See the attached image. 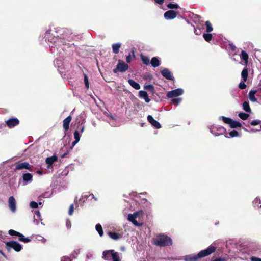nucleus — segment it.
I'll return each instance as SVG.
<instances>
[{
	"instance_id": "f257e3e1",
	"label": "nucleus",
	"mask_w": 261,
	"mask_h": 261,
	"mask_svg": "<svg viewBox=\"0 0 261 261\" xmlns=\"http://www.w3.org/2000/svg\"><path fill=\"white\" fill-rule=\"evenodd\" d=\"M47 36L48 35L45 36V39H48V41H50L51 44H49V46L50 48V51L53 54L58 52L59 55L60 56V55L62 54V51H64L67 48L69 47L70 45H71L69 42L71 41L72 36L69 35L68 33L62 34V37L53 38L50 41ZM54 64L58 70L62 69L64 68L63 57H60L59 59L56 58L54 61Z\"/></svg>"
},
{
	"instance_id": "f03ea898",
	"label": "nucleus",
	"mask_w": 261,
	"mask_h": 261,
	"mask_svg": "<svg viewBox=\"0 0 261 261\" xmlns=\"http://www.w3.org/2000/svg\"><path fill=\"white\" fill-rule=\"evenodd\" d=\"M215 251V247L210 246L207 249L201 250L197 255L191 254L185 257V261H197L200 258L206 256Z\"/></svg>"
},
{
	"instance_id": "7ed1b4c3",
	"label": "nucleus",
	"mask_w": 261,
	"mask_h": 261,
	"mask_svg": "<svg viewBox=\"0 0 261 261\" xmlns=\"http://www.w3.org/2000/svg\"><path fill=\"white\" fill-rule=\"evenodd\" d=\"M153 242L155 245L160 247L171 245L172 243L170 237L164 235L159 236L154 239Z\"/></svg>"
},
{
	"instance_id": "20e7f679",
	"label": "nucleus",
	"mask_w": 261,
	"mask_h": 261,
	"mask_svg": "<svg viewBox=\"0 0 261 261\" xmlns=\"http://www.w3.org/2000/svg\"><path fill=\"white\" fill-rule=\"evenodd\" d=\"M102 258L107 260H110L112 259L113 261L120 260L118 253L113 250L104 251L102 253Z\"/></svg>"
},
{
	"instance_id": "39448f33",
	"label": "nucleus",
	"mask_w": 261,
	"mask_h": 261,
	"mask_svg": "<svg viewBox=\"0 0 261 261\" xmlns=\"http://www.w3.org/2000/svg\"><path fill=\"white\" fill-rule=\"evenodd\" d=\"M143 216L144 212L142 210H140L134 213L133 214H129L127 216V219L128 221L132 222L134 225L139 226L141 225V224L137 222L136 219H138L139 220L142 218Z\"/></svg>"
},
{
	"instance_id": "423d86ee",
	"label": "nucleus",
	"mask_w": 261,
	"mask_h": 261,
	"mask_svg": "<svg viewBox=\"0 0 261 261\" xmlns=\"http://www.w3.org/2000/svg\"><path fill=\"white\" fill-rule=\"evenodd\" d=\"M210 132L215 136H218L225 133L226 129L222 126L211 125L208 127Z\"/></svg>"
},
{
	"instance_id": "0eeeda50",
	"label": "nucleus",
	"mask_w": 261,
	"mask_h": 261,
	"mask_svg": "<svg viewBox=\"0 0 261 261\" xmlns=\"http://www.w3.org/2000/svg\"><path fill=\"white\" fill-rule=\"evenodd\" d=\"M6 247L9 251L11 249H13L16 251L19 252L22 249L21 245L17 242L11 241L6 242Z\"/></svg>"
},
{
	"instance_id": "6e6552de",
	"label": "nucleus",
	"mask_w": 261,
	"mask_h": 261,
	"mask_svg": "<svg viewBox=\"0 0 261 261\" xmlns=\"http://www.w3.org/2000/svg\"><path fill=\"white\" fill-rule=\"evenodd\" d=\"M128 68V65L124 62L119 60L115 68L113 69L114 73L118 72H124L126 71Z\"/></svg>"
},
{
	"instance_id": "1a4fd4ad",
	"label": "nucleus",
	"mask_w": 261,
	"mask_h": 261,
	"mask_svg": "<svg viewBox=\"0 0 261 261\" xmlns=\"http://www.w3.org/2000/svg\"><path fill=\"white\" fill-rule=\"evenodd\" d=\"M184 93V90L181 88H178L170 91L167 93V96L168 98H174L181 95Z\"/></svg>"
},
{
	"instance_id": "9d476101",
	"label": "nucleus",
	"mask_w": 261,
	"mask_h": 261,
	"mask_svg": "<svg viewBox=\"0 0 261 261\" xmlns=\"http://www.w3.org/2000/svg\"><path fill=\"white\" fill-rule=\"evenodd\" d=\"M8 205L10 210L13 213H15L16 211V202L13 196H11L9 197Z\"/></svg>"
},
{
	"instance_id": "9b49d317",
	"label": "nucleus",
	"mask_w": 261,
	"mask_h": 261,
	"mask_svg": "<svg viewBox=\"0 0 261 261\" xmlns=\"http://www.w3.org/2000/svg\"><path fill=\"white\" fill-rule=\"evenodd\" d=\"M162 75L166 79L169 80H174V77L171 71L168 68H164L161 71Z\"/></svg>"
},
{
	"instance_id": "f8f14e48",
	"label": "nucleus",
	"mask_w": 261,
	"mask_h": 261,
	"mask_svg": "<svg viewBox=\"0 0 261 261\" xmlns=\"http://www.w3.org/2000/svg\"><path fill=\"white\" fill-rule=\"evenodd\" d=\"M19 123V121L17 118H11L6 121V123L8 127L13 128L17 125Z\"/></svg>"
},
{
	"instance_id": "ddd939ff",
	"label": "nucleus",
	"mask_w": 261,
	"mask_h": 261,
	"mask_svg": "<svg viewBox=\"0 0 261 261\" xmlns=\"http://www.w3.org/2000/svg\"><path fill=\"white\" fill-rule=\"evenodd\" d=\"M176 12L173 10H168L166 11L164 14L165 18L167 20H171L174 19L176 17Z\"/></svg>"
},
{
	"instance_id": "4468645a",
	"label": "nucleus",
	"mask_w": 261,
	"mask_h": 261,
	"mask_svg": "<svg viewBox=\"0 0 261 261\" xmlns=\"http://www.w3.org/2000/svg\"><path fill=\"white\" fill-rule=\"evenodd\" d=\"M58 158L56 155H54L52 156L48 157L45 160V162L47 164L48 169L52 168V165L54 163L57 161Z\"/></svg>"
},
{
	"instance_id": "2eb2a0df",
	"label": "nucleus",
	"mask_w": 261,
	"mask_h": 261,
	"mask_svg": "<svg viewBox=\"0 0 261 261\" xmlns=\"http://www.w3.org/2000/svg\"><path fill=\"white\" fill-rule=\"evenodd\" d=\"M147 120L155 128L159 129L161 127V125L159 122L154 120L151 115L147 116Z\"/></svg>"
},
{
	"instance_id": "dca6fc26",
	"label": "nucleus",
	"mask_w": 261,
	"mask_h": 261,
	"mask_svg": "<svg viewBox=\"0 0 261 261\" xmlns=\"http://www.w3.org/2000/svg\"><path fill=\"white\" fill-rule=\"evenodd\" d=\"M30 167V164L27 162L19 163L16 164L15 169L18 170L23 169H27L29 170Z\"/></svg>"
},
{
	"instance_id": "f3484780",
	"label": "nucleus",
	"mask_w": 261,
	"mask_h": 261,
	"mask_svg": "<svg viewBox=\"0 0 261 261\" xmlns=\"http://www.w3.org/2000/svg\"><path fill=\"white\" fill-rule=\"evenodd\" d=\"M32 175L31 173H24L22 176L23 180L24 182L23 185H26L32 181Z\"/></svg>"
},
{
	"instance_id": "a211bd4d",
	"label": "nucleus",
	"mask_w": 261,
	"mask_h": 261,
	"mask_svg": "<svg viewBox=\"0 0 261 261\" xmlns=\"http://www.w3.org/2000/svg\"><path fill=\"white\" fill-rule=\"evenodd\" d=\"M139 96L140 98L144 99L146 102L148 103L150 101V98L148 97L147 92L143 90H141L139 92Z\"/></svg>"
},
{
	"instance_id": "6ab92c4d",
	"label": "nucleus",
	"mask_w": 261,
	"mask_h": 261,
	"mask_svg": "<svg viewBox=\"0 0 261 261\" xmlns=\"http://www.w3.org/2000/svg\"><path fill=\"white\" fill-rule=\"evenodd\" d=\"M71 116H69L63 120V128L65 130H68L69 129V124L71 121Z\"/></svg>"
},
{
	"instance_id": "aec40b11",
	"label": "nucleus",
	"mask_w": 261,
	"mask_h": 261,
	"mask_svg": "<svg viewBox=\"0 0 261 261\" xmlns=\"http://www.w3.org/2000/svg\"><path fill=\"white\" fill-rule=\"evenodd\" d=\"M34 223L35 225H38L39 224V220L42 221V219H41V215L40 213L38 211H34Z\"/></svg>"
},
{
	"instance_id": "412c9836",
	"label": "nucleus",
	"mask_w": 261,
	"mask_h": 261,
	"mask_svg": "<svg viewBox=\"0 0 261 261\" xmlns=\"http://www.w3.org/2000/svg\"><path fill=\"white\" fill-rule=\"evenodd\" d=\"M241 59L244 61L245 65H247L248 62V55L247 53L244 50H242L241 52Z\"/></svg>"
},
{
	"instance_id": "4be33fe9",
	"label": "nucleus",
	"mask_w": 261,
	"mask_h": 261,
	"mask_svg": "<svg viewBox=\"0 0 261 261\" xmlns=\"http://www.w3.org/2000/svg\"><path fill=\"white\" fill-rule=\"evenodd\" d=\"M257 91L255 90H251L249 92L248 96L249 99L252 102L256 101L257 99L255 98V94L256 93Z\"/></svg>"
},
{
	"instance_id": "5701e85b",
	"label": "nucleus",
	"mask_w": 261,
	"mask_h": 261,
	"mask_svg": "<svg viewBox=\"0 0 261 261\" xmlns=\"http://www.w3.org/2000/svg\"><path fill=\"white\" fill-rule=\"evenodd\" d=\"M128 82L129 83V84L133 87L134 88V89H135L136 90H139L140 89V85L136 82L135 81H134L132 79H129L128 80Z\"/></svg>"
},
{
	"instance_id": "b1692460",
	"label": "nucleus",
	"mask_w": 261,
	"mask_h": 261,
	"mask_svg": "<svg viewBox=\"0 0 261 261\" xmlns=\"http://www.w3.org/2000/svg\"><path fill=\"white\" fill-rule=\"evenodd\" d=\"M150 63L153 67H156L160 65V61L158 58L153 57L151 60Z\"/></svg>"
},
{
	"instance_id": "393cba45",
	"label": "nucleus",
	"mask_w": 261,
	"mask_h": 261,
	"mask_svg": "<svg viewBox=\"0 0 261 261\" xmlns=\"http://www.w3.org/2000/svg\"><path fill=\"white\" fill-rule=\"evenodd\" d=\"M109 236L112 239L117 240L120 239L121 237V234L117 233L116 232H108Z\"/></svg>"
},
{
	"instance_id": "a878e982",
	"label": "nucleus",
	"mask_w": 261,
	"mask_h": 261,
	"mask_svg": "<svg viewBox=\"0 0 261 261\" xmlns=\"http://www.w3.org/2000/svg\"><path fill=\"white\" fill-rule=\"evenodd\" d=\"M248 74V69L246 67L244 68L241 72V76L242 80H243L244 82H246L247 81Z\"/></svg>"
},
{
	"instance_id": "bb28decb",
	"label": "nucleus",
	"mask_w": 261,
	"mask_h": 261,
	"mask_svg": "<svg viewBox=\"0 0 261 261\" xmlns=\"http://www.w3.org/2000/svg\"><path fill=\"white\" fill-rule=\"evenodd\" d=\"M229 126L231 128H233L240 127L242 126V125L239 122L233 120L232 119Z\"/></svg>"
},
{
	"instance_id": "cd10ccee",
	"label": "nucleus",
	"mask_w": 261,
	"mask_h": 261,
	"mask_svg": "<svg viewBox=\"0 0 261 261\" xmlns=\"http://www.w3.org/2000/svg\"><path fill=\"white\" fill-rule=\"evenodd\" d=\"M121 44L115 43L112 45V49L114 54H118L120 47Z\"/></svg>"
},
{
	"instance_id": "c85d7f7f",
	"label": "nucleus",
	"mask_w": 261,
	"mask_h": 261,
	"mask_svg": "<svg viewBox=\"0 0 261 261\" xmlns=\"http://www.w3.org/2000/svg\"><path fill=\"white\" fill-rule=\"evenodd\" d=\"M18 237H19L18 240L20 241L23 242L24 243H28L31 241L30 239L25 238L24 236L20 233H19V234H18Z\"/></svg>"
},
{
	"instance_id": "c756f323",
	"label": "nucleus",
	"mask_w": 261,
	"mask_h": 261,
	"mask_svg": "<svg viewBox=\"0 0 261 261\" xmlns=\"http://www.w3.org/2000/svg\"><path fill=\"white\" fill-rule=\"evenodd\" d=\"M95 229L100 237H102L103 235V229L100 224H97L96 225Z\"/></svg>"
},
{
	"instance_id": "7c9ffc66",
	"label": "nucleus",
	"mask_w": 261,
	"mask_h": 261,
	"mask_svg": "<svg viewBox=\"0 0 261 261\" xmlns=\"http://www.w3.org/2000/svg\"><path fill=\"white\" fill-rule=\"evenodd\" d=\"M88 198H89V196L88 195V193H83L81 198L79 199V202L84 203L85 200H86Z\"/></svg>"
},
{
	"instance_id": "2f4dec72",
	"label": "nucleus",
	"mask_w": 261,
	"mask_h": 261,
	"mask_svg": "<svg viewBox=\"0 0 261 261\" xmlns=\"http://www.w3.org/2000/svg\"><path fill=\"white\" fill-rule=\"evenodd\" d=\"M243 109L246 112H251V109L248 101H245L243 103Z\"/></svg>"
},
{
	"instance_id": "473e14b6",
	"label": "nucleus",
	"mask_w": 261,
	"mask_h": 261,
	"mask_svg": "<svg viewBox=\"0 0 261 261\" xmlns=\"http://www.w3.org/2000/svg\"><path fill=\"white\" fill-rule=\"evenodd\" d=\"M167 6L169 9H177L179 8V5L176 3L173 4V3H170L167 5Z\"/></svg>"
},
{
	"instance_id": "72a5a7b5",
	"label": "nucleus",
	"mask_w": 261,
	"mask_h": 261,
	"mask_svg": "<svg viewBox=\"0 0 261 261\" xmlns=\"http://www.w3.org/2000/svg\"><path fill=\"white\" fill-rule=\"evenodd\" d=\"M141 60L143 63L146 65H149L150 63V59L147 57L141 56Z\"/></svg>"
},
{
	"instance_id": "f704fd0d",
	"label": "nucleus",
	"mask_w": 261,
	"mask_h": 261,
	"mask_svg": "<svg viewBox=\"0 0 261 261\" xmlns=\"http://www.w3.org/2000/svg\"><path fill=\"white\" fill-rule=\"evenodd\" d=\"M132 55H131V54H129V55H127L126 57V61L127 63H130L131 61H132V59L135 58L134 51H132Z\"/></svg>"
},
{
	"instance_id": "c9c22d12",
	"label": "nucleus",
	"mask_w": 261,
	"mask_h": 261,
	"mask_svg": "<svg viewBox=\"0 0 261 261\" xmlns=\"http://www.w3.org/2000/svg\"><path fill=\"white\" fill-rule=\"evenodd\" d=\"M203 37L207 42H210L212 39V35L211 34H204Z\"/></svg>"
},
{
	"instance_id": "e433bc0d",
	"label": "nucleus",
	"mask_w": 261,
	"mask_h": 261,
	"mask_svg": "<svg viewBox=\"0 0 261 261\" xmlns=\"http://www.w3.org/2000/svg\"><path fill=\"white\" fill-rule=\"evenodd\" d=\"M239 116L243 120H246L249 117V115L244 112H241L239 114Z\"/></svg>"
},
{
	"instance_id": "4c0bfd02",
	"label": "nucleus",
	"mask_w": 261,
	"mask_h": 261,
	"mask_svg": "<svg viewBox=\"0 0 261 261\" xmlns=\"http://www.w3.org/2000/svg\"><path fill=\"white\" fill-rule=\"evenodd\" d=\"M205 25H206V32L209 33V32H211L213 31V27L212 26V24H211V23L207 21L205 22Z\"/></svg>"
},
{
	"instance_id": "58836bf2",
	"label": "nucleus",
	"mask_w": 261,
	"mask_h": 261,
	"mask_svg": "<svg viewBox=\"0 0 261 261\" xmlns=\"http://www.w3.org/2000/svg\"><path fill=\"white\" fill-rule=\"evenodd\" d=\"M220 118L222 119L223 122L226 123L230 125V122H231V119L227 117H225L224 116H222L220 117Z\"/></svg>"
},
{
	"instance_id": "ea45409f",
	"label": "nucleus",
	"mask_w": 261,
	"mask_h": 261,
	"mask_svg": "<svg viewBox=\"0 0 261 261\" xmlns=\"http://www.w3.org/2000/svg\"><path fill=\"white\" fill-rule=\"evenodd\" d=\"M80 252V249H77L75 250H74L72 253L70 255V256L72 257L73 258H75L77 256V255L79 254Z\"/></svg>"
},
{
	"instance_id": "a19ab883",
	"label": "nucleus",
	"mask_w": 261,
	"mask_h": 261,
	"mask_svg": "<svg viewBox=\"0 0 261 261\" xmlns=\"http://www.w3.org/2000/svg\"><path fill=\"white\" fill-rule=\"evenodd\" d=\"M110 121H109V123L112 126H116V122L115 121L114 118L110 115Z\"/></svg>"
},
{
	"instance_id": "79ce46f5",
	"label": "nucleus",
	"mask_w": 261,
	"mask_h": 261,
	"mask_svg": "<svg viewBox=\"0 0 261 261\" xmlns=\"http://www.w3.org/2000/svg\"><path fill=\"white\" fill-rule=\"evenodd\" d=\"M172 102L174 105H178L181 101V98H172Z\"/></svg>"
},
{
	"instance_id": "37998d69",
	"label": "nucleus",
	"mask_w": 261,
	"mask_h": 261,
	"mask_svg": "<svg viewBox=\"0 0 261 261\" xmlns=\"http://www.w3.org/2000/svg\"><path fill=\"white\" fill-rule=\"evenodd\" d=\"M84 83L85 87L87 89H88L89 87L88 78L86 74H84Z\"/></svg>"
},
{
	"instance_id": "c03bdc74",
	"label": "nucleus",
	"mask_w": 261,
	"mask_h": 261,
	"mask_svg": "<svg viewBox=\"0 0 261 261\" xmlns=\"http://www.w3.org/2000/svg\"><path fill=\"white\" fill-rule=\"evenodd\" d=\"M74 138L75 139V140H76L77 141H80V138H81V135L79 134V132L77 130H75L74 133Z\"/></svg>"
},
{
	"instance_id": "a18cd8bd",
	"label": "nucleus",
	"mask_w": 261,
	"mask_h": 261,
	"mask_svg": "<svg viewBox=\"0 0 261 261\" xmlns=\"http://www.w3.org/2000/svg\"><path fill=\"white\" fill-rule=\"evenodd\" d=\"M228 256H226L225 257L216 258L215 259L213 260L212 261H228Z\"/></svg>"
},
{
	"instance_id": "49530a36",
	"label": "nucleus",
	"mask_w": 261,
	"mask_h": 261,
	"mask_svg": "<svg viewBox=\"0 0 261 261\" xmlns=\"http://www.w3.org/2000/svg\"><path fill=\"white\" fill-rule=\"evenodd\" d=\"M229 136L230 137H237L239 136L238 132L236 130H231L229 133Z\"/></svg>"
},
{
	"instance_id": "de8ad7c7",
	"label": "nucleus",
	"mask_w": 261,
	"mask_h": 261,
	"mask_svg": "<svg viewBox=\"0 0 261 261\" xmlns=\"http://www.w3.org/2000/svg\"><path fill=\"white\" fill-rule=\"evenodd\" d=\"M19 232H17L15 230H14L13 229H10L9 230V234L11 236H18V234H19Z\"/></svg>"
},
{
	"instance_id": "09e8293b",
	"label": "nucleus",
	"mask_w": 261,
	"mask_h": 261,
	"mask_svg": "<svg viewBox=\"0 0 261 261\" xmlns=\"http://www.w3.org/2000/svg\"><path fill=\"white\" fill-rule=\"evenodd\" d=\"M260 123L261 120L258 119L254 120L250 122L251 125L253 126L258 125Z\"/></svg>"
},
{
	"instance_id": "8fccbe9b",
	"label": "nucleus",
	"mask_w": 261,
	"mask_h": 261,
	"mask_svg": "<svg viewBox=\"0 0 261 261\" xmlns=\"http://www.w3.org/2000/svg\"><path fill=\"white\" fill-rule=\"evenodd\" d=\"M245 82H244L243 80H242L239 84V87L241 89H244L246 88V84H245Z\"/></svg>"
},
{
	"instance_id": "3c124183",
	"label": "nucleus",
	"mask_w": 261,
	"mask_h": 261,
	"mask_svg": "<svg viewBox=\"0 0 261 261\" xmlns=\"http://www.w3.org/2000/svg\"><path fill=\"white\" fill-rule=\"evenodd\" d=\"M86 258L87 259L93 258V253L92 251L88 252L86 254Z\"/></svg>"
},
{
	"instance_id": "603ef678",
	"label": "nucleus",
	"mask_w": 261,
	"mask_h": 261,
	"mask_svg": "<svg viewBox=\"0 0 261 261\" xmlns=\"http://www.w3.org/2000/svg\"><path fill=\"white\" fill-rule=\"evenodd\" d=\"M61 261H72L71 256H64L61 258Z\"/></svg>"
},
{
	"instance_id": "864d4df0",
	"label": "nucleus",
	"mask_w": 261,
	"mask_h": 261,
	"mask_svg": "<svg viewBox=\"0 0 261 261\" xmlns=\"http://www.w3.org/2000/svg\"><path fill=\"white\" fill-rule=\"evenodd\" d=\"M30 206L33 208H36L38 207V203L35 201H32L30 203Z\"/></svg>"
},
{
	"instance_id": "5fc2aeb1",
	"label": "nucleus",
	"mask_w": 261,
	"mask_h": 261,
	"mask_svg": "<svg viewBox=\"0 0 261 261\" xmlns=\"http://www.w3.org/2000/svg\"><path fill=\"white\" fill-rule=\"evenodd\" d=\"M253 204L255 206H258L259 204L261 203V200L259 198H256L253 201Z\"/></svg>"
},
{
	"instance_id": "6e6d98bb",
	"label": "nucleus",
	"mask_w": 261,
	"mask_h": 261,
	"mask_svg": "<svg viewBox=\"0 0 261 261\" xmlns=\"http://www.w3.org/2000/svg\"><path fill=\"white\" fill-rule=\"evenodd\" d=\"M36 238L37 240L42 241L43 243L46 241V239L41 236H37Z\"/></svg>"
},
{
	"instance_id": "4d7b16f0",
	"label": "nucleus",
	"mask_w": 261,
	"mask_h": 261,
	"mask_svg": "<svg viewBox=\"0 0 261 261\" xmlns=\"http://www.w3.org/2000/svg\"><path fill=\"white\" fill-rule=\"evenodd\" d=\"M144 88L152 91L153 90V86L152 85H147L144 86Z\"/></svg>"
},
{
	"instance_id": "13d9d810",
	"label": "nucleus",
	"mask_w": 261,
	"mask_h": 261,
	"mask_svg": "<svg viewBox=\"0 0 261 261\" xmlns=\"http://www.w3.org/2000/svg\"><path fill=\"white\" fill-rule=\"evenodd\" d=\"M73 210H74L73 204H71L70 206V207H69V215H72L73 214Z\"/></svg>"
},
{
	"instance_id": "bf43d9fd",
	"label": "nucleus",
	"mask_w": 261,
	"mask_h": 261,
	"mask_svg": "<svg viewBox=\"0 0 261 261\" xmlns=\"http://www.w3.org/2000/svg\"><path fill=\"white\" fill-rule=\"evenodd\" d=\"M66 227H67V228L68 229L70 228L71 226V222H70V221L69 220H66Z\"/></svg>"
},
{
	"instance_id": "052dcab7",
	"label": "nucleus",
	"mask_w": 261,
	"mask_h": 261,
	"mask_svg": "<svg viewBox=\"0 0 261 261\" xmlns=\"http://www.w3.org/2000/svg\"><path fill=\"white\" fill-rule=\"evenodd\" d=\"M250 260L251 261H261V258L253 256V257H250Z\"/></svg>"
},
{
	"instance_id": "680f3d73",
	"label": "nucleus",
	"mask_w": 261,
	"mask_h": 261,
	"mask_svg": "<svg viewBox=\"0 0 261 261\" xmlns=\"http://www.w3.org/2000/svg\"><path fill=\"white\" fill-rule=\"evenodd\" d=\"M88 195L89 196V199H94L95 200H97V199L95 197V196H94V195L93 194H89L88 193Z\"/></svg>"
},
{
	"instance_id": "e2e57ef3",
	"label": "nucleus",
	"mask_w": 261,
	"mask_h": 261,
	"mask_svg": "<svg viewBox=\"0 0 261 261\" xmlns=\"http://www.w3.org/2000/svg\"><path fill=\"white\" fill-rule=\"evenodd\" d=\"M229 47L233 51H234L236 50V46L234 45H233L232 44H229Z\"/></svg>"
},
{
	"instance_id": "0e129e2a",
	"label": "nucleus",
	"mask_w": 261,
	"mask_h": 261,
	"mask_svg": "<svg viewBox=\"0 0 261 261\" xmlns=\"http://www.w3.org/2000/svg\"><path fill=\"white\" fill-rule=\"evenodd\" d=\"M154 1L155 2V3L160 4V5H161L164 3V0H154Z\"/></svg>"
},
{
	"instance_id": "69168bd1",
	"label": "nucleus",
	"mask_w": 261,
	"mask_h": 261,
	"mask_svg": "<svg viewBox=\"0 0 261 261\" xmlns=\"http://www.w3.org/2000/svg\"><path fill=\"white\" fill-rule=\"evenodd\" d=\"M79 141H76V140H75L74 141H73L72 143V146L73 147Z\"/></svg>"
},
{
	"instance_id": "338daca9",
	"label": "nucleus",
	"mask_w": 261,
	"mask_h": 261,
	"mask_svg": "<svg viewBox=\"0 0 261 261\" xmlns=\"http://www.w3.org/2000/svg\"><path fill=\"white\" fill-rule=\"evenodd\" d=\"M84 129H85L84 126H82V127L80 129V133H82L84 132Z\"/></svg>"
},
{
	"instance_id": "774afa93",
	"label": "nucleus",
	"mask_w": 261,
	"mask_h": 261,
	"mask_svg": "<svg viewBox=\"0 0 261 261\" xmlns=\"http://www.w3.org/2000/svg\"><path fill=\"white\" fill-rule=\"evenodd\" d=\"M37 173L40 175H42V172L40 170L37 171Z\"/></svg>"
}]
</instances>
